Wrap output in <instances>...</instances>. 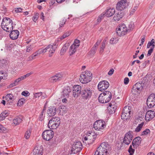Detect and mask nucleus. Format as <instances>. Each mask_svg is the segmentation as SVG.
<instances>
[{"label":"nucleus","instance_id":"obj_30","mask_svg":"<svg viewBox=\"0 0 155 155\" xmlns=\"http://www.w3.org/2000/svg\"><path fill=\"white\" fill-rule=\"evenodd\" d=\"M22 121V116L17 117L13 120V123L15 125L19 124Z\"/></svg>","mask_w":155,"mask_h":155},{"label":"nucleus","instance_id":"obj_11","mask_svg":"<svg viewBox=\"0 0 155 155\" xmlns=\"http://www.w3.org/2000/svg\"><path fill=\"white\" fill-rule=\"evenodd\" d=\"M109 84L107 81L103 80L100 81L98 85L99 90L103 91L106 90L109 87Z\"/></svg>","mask_w":155,"mask_h":155},{"label":"nucleus","instance_id":"obj_26","mask_svg":"<svg viewBox=\"0 0 155 155\" xmlns=\"http://www.w3.org/2000/svg\"><path fill=\"white\" fill-rule=\"evenodd\" d=\"M115 10L114 8H109L106 10V12L104 14L107 17H109L112 16L115 13Z\"/></svg>","mask_w":155,"mask_h":155},{"label":"nucleus","instance_id":"obj_29","mask_svg":"<svg viewBox=\"0 0 155 155\" xmlns=\"http://www.w3.org/2000/svg\"><path fill=\"white\" fill-rule=\"evenodd\" d=\"M71 90L69 86L65 87L62 91L63 95L64 96L65 95L68 96L69 93L71 92Z\"/></svg>","mask_w":155,"mask_h":155},{"label":"nucleus","instance_id":"obj_10","mask_svg":"<svg viewBox=\"0 0 155 155\" xmlns=\"http://www.w3.org/2000/svg\"><path fill=\"white\" fill-rule=\"evenodd\" d=\"M145 86V84L139 82L136 83L133 86L131 92L133 94H135V92H137V91H141L143 87Z\"/></svg>","mask_w":155,"mask_h":155},{"label":"nucleus","instance_id":"obj_52","mask_svg":"<svg viewBox=\"0 0 155 155\" xmlns=\"http://www.w3.org/2000/svg\"><path fill=\"white\" fill-rule=\"evenodd\" d=\"M97 48H95L94 47H93L91 49L90 51V54L91 55H94L96 51Z\"/></svg>","mask_w":155,"mask_h":155},{"label":"nucleus","instance_id":"obj_49","mask_svg":"<svg viewBox=\"0 0 155 155\" xmlns=\"http://www.w3.org/2000/svg\"><path fill=\"white\" fill-rule=\"evenodd\" d=\"M39 16V13H35L34 15L32 17V20L36 22V21L37 20Z\"/></svg>","mask_w":155,"mask_h":155},{"label":"nucleus","instance_id":"obj_9","mask_svg":"<svg viewBox=\"0 0 155 155\" xmlns=\"http://www.w3.org/2000/svg\"><path fill=\"white\" fill-rule=\"evenodd\" d=\"M129 3L127 0H121L117 4L116 8L118 10H123L129 5Z\"/></svg>","mask_w":155,"mask_h":155},{"label":"nucleus","instance_id":"obj_38","mask_svg":"<svg viewBox=\"0 0 155 155\" xmlns=\"http://www.w3.org/2000/svg\"><path fill=\"white\" fill-rule=\"evenodd\" d=\"M151 46H152L151 48H154L155 46V40L153 39H152L150 41H149L147 45V48H149Z\"/></svg>","mask_w":155,"mask_h":155},{"label":"nucleus","instance_id":"obj_61","mask_svg":"<svg viewBox=\"0 0 155 155\" xmlns=\"http://www.w3.org/2000/svg\"><path fill=\"white\" fill-rule=\"evenodd\" d=\"M26 48V51L27 52H30L31 51H32L33 49V48L32 47L31 45H30L29 46H27Z\"/></svg>","mask_w":155,"mask_h":155},{"label":"nucleus","instance_id":"obj_14","mask_svg":"<svg viewBox=\"0 0 155 155\" xmlns=\"http://www.w3.org/2000/svg\"><path fill=\"white\" fill-rule=\"evenodd\" d=\"M61 41H59V39H58V40L56 41L53 45L50 44L48 45L50 46L49 50V52L50 53L49 55V57H51L52 56L53 54L54 53L58 45V42Z\"/></svg>","mask_w":155,"mask_h":155},{"label":"nucleus","instance_id":"obj_19","mask_svg":"<svg viewBox=\"0 0 155 155\" xmlns=\"http://www.w3.org/2000/svg\"><path fill=\"white\" fill-rule=\"evenodd\" d=\"M58 110L54 106H51L49 107L48 110H47V113L49 117L53 116L56 114Z\"/></svg>","mask_w":155,"mask_h":155},{"label":"nucleus","instance_id":"obj_13","mask_svg":"<svg viewBox=\"0 0 155 155\" xmlns=\"http://www.w3.org/2000/svg\"><path fill=\"white\" fill-rule=\"evenodd\" d=\"M82 87L79 85H74L73 87V95L74 97H76L79 96L82 92Z\"/></svg>","mask_w":155,"mask_h":155},{"label":"nucleus","instance_id":"obj_44","mask_svg":"<svg viewBox=\"0 0 155 155\" xmlns=\"http://www.w3.org/2000/svg\"><path fill=\"white\" fill-rule=\"evenodd\" d=\"M26 99L24 98H21L19 100L17 104L18 106H21L25 102Z\"/></svg>","mask_w":155,"mask_h":155},{"label":"nucleus","instance_id":"obj_35","mask_svg":"<svg viewBox=\"0 0 155 155\" xmlns=\"http://www.w3.org/2000/svg\"><path fill=\"white\" fill-rule=\"evenodd\" d=\"M77 48L74 45H71L70 46L69 51L70 56L73 55L76 52Z\"/></svg>","mask_w":155,"mask_h":155},{"label":"nucleus","instance_id":"obj_56","mask_svg":"<svg viewBox=\"0 0 155 155\" xmlns=\"http://www.w3.org/2000/svg\"><path fill=\"white\" fill-rule=\"evenodd\" d=\"M129 134V139L130 140H132L133 137V133L131 131H129L127 132Z\"/></svg>","mask_w":155,"mask_h":155},{"label":"nucleus","instance_id":"obj_24","mask_svg":"<svg viewBox=\"0 0 155 155\" xmlns=\"http://www.w3.org/2000/svg\"><path fill=\"white\" fill-rule=\"evenodd\" d=\"M116 14L113 17V19L114 21H117L119 20L121 18H122L124 15V13L121 12V11Z\"/></svg>","mask_w":155,"mask_h":155},{"label":"nucleus","instance_id":"obj_41","mask_svg":"<svg viewBox=\"0 0 155 155\" xmlns=\"http://www.w3.org/2000/svg\"><path fill=\"white\" fill-rule=\"evenodd\" d=\"M71 34V33L69 32H67L63 34L60 38H58V39H59V41H61L65 38L69 36Z\"/></svg>","mask_w":155,"mask_h":155},{"label":"nucleus","instance_id":"obj_21","mask_svg":"<svg viewBox=\"0 0 155 155\" xmlns=\"http://www.w3.org/2000/svg\"><path fill=\"white\" fill-rule=\"evenodd\" d=\"M9 35V36L10 38L12 40L16 39L19 35V32L17 30H13L11 31Z\"/></svg>","mask_w":155,"mask_h":155},{"label":"nucleus","instance_id":"obj_58","mask_svg":"<svg viewBox=\"0 0 155 155\" xmlns=\"http://www.w3.org/2000/svg\"><path fill=\"white\" fill-rule=\"evenodd\" d=\"M154 48H153V47L151 48L150 49L148 50V53L147 54V56H149L151 55L153 51Z\"/></svg>","mask_w":155,"mask_h":155},{"label":"nucleus","instance_id":"obj_31","mask_svg":"<svg viewBox=\"0 0 155 155\" xmlns=\"http://www.w3.org/2000/svg\"><path fill=\"white\" fill-rule=\"evenodd\" d=\"M109 106L110 107H108L109 108L108 110H109V112L110 114L114 113L117 109V107L114 105H112L111 104H109Z\"/></svg>","mask_w":155,"mask_h":155},{"label":"nucleus","instance_id":"obj_23","mask_svg":"<svg viewBox=\"0 0 155 155\" xmlns=\"http://www.w3.org/2000/svg\"><path fill=\"white\" fill-rule=\"evenodd\" d=\"M99 147H101L102 148L104 149L105 150H107L108 153H109V151H110L111 150V146L108 143H102L101 144Z\"/></svg>","mask_w":155,"mask_h":155},{"label":"nucleus","instance_id":"obj_3","mask_svg":"<svg viewBox=\"0 0 155 155\" xmlns=\"http://www.w3.org/2000/svg\"><path fill=\"white\" fill-rule=\"evenodd\" d=\"M92 78V74L91 73L90 71H86L80 75V81L82 83H87L91 81Z\"/></svg>","mask_w":155,"mask_h":155},{"label":"nucleus","instance_id":"obj_62","mask_svg":"<svg viewBox=\"0 0 155 155\" xmlns=\"http://www.w3.org/2000/svg\"><path fill=\"white\" fill-rule=\"evenodd\" d=\"M23 9L21 8H15V11L16 13L21 12Z\"/></svg>","mask_w":155,"mask_h":155},{"label":"nucleus","instance_id":"obj_20","mask_svg":"<svg viewBox=\"0 0 155 155\" xmlns=\"http://www.w3.org/2000/svg\"><path fill=\"white\" fill-rule=\"evenodd\" d=\"M89 134H87L88 137L89 143L91 144L94 142V141L96 139L97 134V133L94 134V133L91 132V133H89Z\"/></svg>","mask_w":155,"mask_h":155},{"label":"nucleus","instance_id":"obj_64","mask_svg":"<svg viewBox=\"0 0 155 155\" xmlns=\"http://www.w3.org/2000/svg\"><path fill=\"white\" fill-rule=\"evenodd\" d=\"M135 151L134 149H128V152L129 153V155H133Z\"/></svg>","mask_w":155,"mask_h":155},{"label":"nucleus","instance_id":"obj_8","mask_svg":"<svg viewBox=\"0 0 155 155\" xmlns=\"http://www.w3.org/2000/svg\"><path fill=\"white\" fill-rule=\"evenodd\" d=\"M54 133L51 130H45L42 134V137L43 139L49 141L53 137Z\"/></svg>","mask_w":155,"mask_h":155},{"label":"nucleus","instance_id":"obj_51","mask_svg":"<svg viewBox=\"0 0 155 155\" xmlns=\"http://www.w3.org/2000/svg\"><path fill=\"white\" fill-rule=\"evenodd\" d=\"M38 55V54L37 53V51H36L33 54H32L29 57V60H32V59H34L35 58V57Z\"/></svg>","mask_w":155,"mask_h":155},{"label":"nucleus","instance_id":"obj_48","mask_svg":"<svg viewBox=\"0 0 155 155\" xmlns=\"http://www.w3.org/2000/svg\"><path fill=\"white\" fill-rule=\"evenodd\" d=\"M31 134V131L30 130H27L25 133V137L26 139H28L30 137Z\"/></svg>","mask_w":155,"mask_h":155},{"label":"nucleus","instance_id":"obj_45","mask_svg":"<svg viewBox=\"0 0 155 155\" xmlns=\"http://www.w3.org/2000/svg\"><path fill=\"white\" fill-rule=\"evenodd\" d=\"M19 83V81L18 80V79H17L15 81L14 83H13L9 85V88L13 87L15 86L18 85Z\"/></svg>","mask_w":155,"mask_h":155},{"label":"nucleus","instance_id":"obj_4","mask_svg":"<svg viewBox=\"0 0 155 155\" xmlns=\"http://www.w3.org/2000/svg\"><path fill=\"white\" fill-rule=\"evenodd\" d=\"M60 123V119L59 117H52L49 121L48 126L50 129H55L59 126Z\"/></svg>","mask_w":155,"mask_h":155},{"label":"nucleus","instance_id":"obj_54","mask_svg":"<svg viewBox=\"0 0 155 155\" xmlns=\"http://www.w3.org/2000/svg\"><path fill=\"white\" fill-rule=\"evenodd\" d=\"M45 112L42 111H41V114L40 115L39 120L40 121H42L43 118H44Z\"/></svg>","mask_w":155,"mask_h":155},{"label":"nucleus","instance_id":"obj_12","mask_svg":"<svg viewBox=\"0 0 155 155\" xmlns=\"http://www.w3.org/2000/svg\"><path fill=\"white\" fill-rule=\"evenodd\" d=\"M105 122L102 120H99L95 122L93 124V127L95 130H103Z\"/></svg>","mask_w":155,"mask_h":155},{"label":"nucleus","instance_id":"obj_1","mask_svg":"<svg viewBox=\"0 0 155 155\" xmlns=\"http://www.w3.org/2000/svg\"><path fill=\"white\" fill-rule=\"evenodd\" d=\"M2 28L4 30L9 32L13 29V22L12 20L8 18H4L1 23Z\"/></svg>","mask_w":155,"mask_h":155},{"label":"nucleus","instance_id":"obj_57","mask_svg":"<svg viewBox=\"0 0 155 155\" xmlns=\"http://www.w3.org/2000/svg\"><path fill=\"white\" fill-rule=\"evenodd\" d=\"M105 15V14H102L99 16L98 18L97 19V22L98 23L100 22L101 21V19L103 18V17Z\"/></svg>","mask_w":155,"mask_h":155},{"label":"nucleus","instance_id":"obj_34","mask_svg":"<svg viewBox=\"0 0 155 155\" xmlns=\"http://www.w3.org/2000/svg\"><path fill=\"white\" fill-rule=\"evenodd\" d=\"M49 46H47L45 48H42L39 49L37 51V53H38V54H39L42 53H45L47 51H49L50 48Z\"/></svg>","mask_w":155,"mask_h":155},{"label":"nucleus","instance_id":"obj_63","mask_svg":"<svg viewBox=\"0 0 155 155\" xmlns=\"http://www.w3.org/2000/svg\"><path fill=\"white\" fill-rule=\"evenodd\" d=\"M134 28V24H130L129 25V28L127 29L128 31H130L131 30L133 29Z\"/></svg>","mask_w":155,"mask_h":155},{"label":"nucleus","instance_id":"obj_15","mask_svg":"<svg viewBox=\"0 0 155 155\" xmlns=\"http://www.w3.org/2000/svg\"><path fill=\"white\" fill-rule=\"evenodd\" d=\"M43 147L42 146L38 145L36 146L33 151V155H42Z\"/></svg>","mask_w":155,"mask_h":155},{"label":"nucleus","instance_id":"obj_27","mask_svg":"<svg viewBox=\"0 0 155 155\" xmlns=\"http://www.w3.org/2000/svg\"><path fill=\"white\" fill-rule=\"evenodd\" d=\"M70 45L69 43H65L62 47L60 51V54L61 55L64 54L66 51L68 50Z\"/></svg>","mask_w":155,"mask_h":155},{"label":"nucleus","instance_id":"obj_7","mask_svg":"<svg viewBox=\"0 0 155 155\" xmlns=\"http://www.w3.org/2000/svg\"><path fill=\"white\" fill-rule=\"evenodd\" d=\"M127 31V28L125 25L122 24L116 29V33L118 36H121L124 35Z\"/></svg>","mask_w":155,"mask_h":155},{"label":"nucleus","instance_id":"obj_18","mask_svg":"<svg viewBox=\"0 0 155 155\" xmlns=\"http://www.w3.org/2000/svg\"><path fill=\"white\" fill-rule=\"evenodd\" d=\"M107 150L102 148L101 147H99L96 151L94 155H107L109 154Z\"/></svg>","mask_w":155,"mask_h":155},{"label":"nucleus","instance_id":"obj_55","mask_svg":"<svg viewBox=\"0 0 155 155\" xmlns=\"http://www.w3.org/2000/svg\"><path fill=\"white\" fill-rule=\"evenodd\" d=\"M129 134V139L130 140H132L133 137V133L131 131H129L127 132Z\"/></svg>","mask_w":155,"mask_h":155},{"label":"nucleus","instance_id":"obj_28","mask_svg":"<svg viewBox=\"0 0 155 155\" xmlns=\"http://www.w3.org/2000/svg\"><path fill=\"white\" fill-rule=\"evenodd\" d=\"M34 98H38L41 96V98L42 99H44L46 97V95L45 94H44L42 92H39L37 93H34Z\"/></svg>","mask_w":155,"mask_h":155},{"label":"nucleus","instance_id":"obj_5","mask_svg":"<svg viewBox=\"0 0 155 155\" xmlns=\"http://www.w3.org/2000/svg\"><path fill=\"white\" fill-rule=\"evenodd\" d=\"M92 94V90L89 88H84L82 90L81 96L84 100L89 99Z\"/></svg>","mask_w":155,"mask_h":155},{"label":"nucleus","instance_id":"obj_6","mask_svg":"<svg viewBox=\"0 0 155 155\" xmlns=\"http://www.w3.org/2000/svg\"><path fill=\"white\" fill-rule=\"evenodd\" d=\"M82 148V145L81 142L79 141L74 142L72 145L71 153L76 154L80 152Z\"/></svg>","mask_w":155,"mask_h":155},{"label":"nucleus","instance_id":"obj_22","mask_svg":"<svg viewBox=\"0 0 155 155\" xmlns=\"http://www.w3.org/2000/svg\"><path fill=\"white\" fill-rule=\"evenodd\" d=\"M155 112L151 110H149L146 113L145 118L146 120H150L155 117Z\"/></svg>","mask_w":155,"mask_h":155},{"label":"nucleus","instance_id":"obj_36","mask_svg":"<svg viewBox=\"0 0 155 155\" xmlns=\"http://www.w3.org/2000/svg\"><path fill=\"white\" fill-rule=\"evenodd\" d=\"M130 113L125 114L122 113L121 116V118L123 120H129L130 117Z\"/></svg>","mask_w":155,"mask_h":155},{"label":"nucleus","instance_id":"obj_2","mask_svg":"<svg viewBox=\"0 0 155 155\" xmlns=\"http://www.w3.org/2000/svg\"><path fill=\"white\" fill-rule=\"evenodd\" d=\"M112 97V94L110 92L105 91L100 94L98 97L99 101L102 103H107L110 101Z\"/></svg>","mask_w":155,"mask_h":155},{"label":"nucleus","instance_id":"obj_42","mask_svg":"<svg viewBox=\"0 0 155 155\" xmlns=\"http://www.w3.org/2000/svg\"><path fill=\"white\" fill-rule=\"evenodd\" d=\"M8 61L4 59L0 60V66L2 67L6 66L8 65Z\"/></svg>","mask_w":155,"mask_h":155},{"label":"nucleus","instance_id":"obj_39","mask_svg":"<svg viewBox=\"0 0 155 155\" xmlns=\"http://www.w3.org/2000/svg\"><path fill=\"white\" fill-rule=\"evenodd\" d=\"M5 98V99L8 101L9 100L13 101L14 100V97L12 94H9L6 95Z\"/></svg>","mask_w":155,"mask_h":155},{"label":"nucleus","instance_id":"obj_17","mask_svg":"<svg viewBox=\"0 0 155 155\" xmlns=\"http://www.w3.org/2000/svg\"><path fill=\"white\" fill-rule=\"evenodd\" d=\"M142 141L141 138L140 137L135 138L132 142V145L134 148H137L141 144Z\"/></svg>","mask_w":155,"mask_h":155},{"label":"nucleus","instance_id":"obj_16","mask_svg":"<svg viewBox=\"0 0 155 155\" xmlns=\"http://www.w3.org/2000/svg\"><path fill=\"white\" fill-rule=\"evenodd\" d=\"M62 75L60 73L57 74L49 78L51 82L54 83L60 81L62 78Z\"/></svg>","mask_w":155,"mask_h":155},{"label":"nucleus","instance_id":"obj_60","mask_svg":"<svg viewBox=\"0 0 155 155\" xmlns=\"http://www.w3.org/2000/svg\"><path fill=\"white\" fill-rule=\"evenodd\" d=\"M30 94L29 92L28 91H23L21 93V95L25 97L29 96Z\"/></svg>","mask_w":155,"mask_h":155},{"label":"nucleus","instance_id":"obj_50","mask_svg":"<svg viewBox=\"0 0 155 155\" xmlns=\"http://www.w3.org/2000/svg\"><path fill=\"white\" fill-rule=\"evenodd\" d=\"M8 114L9 113H8V112L6 110L4 111L1 114L2 117V118L4 119L6 117L8 116Z\"/></svg>","mask_w":155,"mask_h":155},{"label":"nucleus","instance_id":"obj_53","mask_svg":"<svg viewBox=\"0 0 155 155\" xmlns=\"http://www.w3.org/2000/svg\"><path fill=\"white\" fill-rule=\"evenodd\" d=\"M150 131L148 129H146L143 131L142 133L141 136L147 135L149 133H150Z\"/></svg>","mask_w":155,"mask_h":155},{"label":"nucleus","instance_id":"obj_33","mask_svg":"<svg viewBox=\"0 0 155 155\" xmlns=\"http://www.w3.org/2000/svg\"><path fill=\"white\" fill-rule=\"evenodd\" d=\"M131 107L129 106H125L123 110L122 113L127 114L130 113L131 114Z\"/></svg>","mask_w":155,"mask_h":155},{"label":"nucleus","instance_id":"obj_59","mask_svg":"<svg viewBox=\"0 0 155 155\" xmlns=\"http://www.w3.org/2000/svg\"><path fill=\"white\" fill-rule=\"evenodd\" d=\"M147 75L143 78L142 81H141L142 83L145 84L147 82L148 80L147 78Z\"/></svg>","mask_w":155,"mask_h":155},{"label":"nucleus","instance_id":"obj_37","mask_svg":"<svg viewBox=\"0 0 155 155\" xmlns=\"http://www.w3.org/2000/svg\"><path fill=\"white\" fill-rule=\"evenodd\" d=\"M144 124V122H143L140 124H139L138 126L135 129V132L136 133H137L140 132Z\"/></svg>","mask_w":155,"mask_h":155},{"label":"nucleus","instance_id":"obj_43","mask_svg":"<svg viewBox=\"0 0 155 155\" xmlns=\"http://www.w3.org/2000/svg\"><path fill=\"white\" fill-rule=\"evenodd\" d=\"M147 101H155V94L154 93H152L148 97Z\"/></svg>","mask_w":155,"mask_h":155},{"label":"nucleus","instance_id":"obj_25","mask_svg":"<svg viewBox=\"0 0 155 155\" xmlns=\"http://www.w3.org/2000/svg\"><path fill=\"white\" fill-rule=\"evenodd\" d=\"M130 140L127 139L126 138V137H124L123 139V141L121 142V143L120 146L118 147V148L120 149L122 147H124L125 145H128L131 142V140Z\"/></svg>","mask_w":155,"mask_h":155},{"label":"nucleus","instance_id":"obj_32","mask_svg":"<svg viewBox=\"0 0 155 155\" xmlns=\"http://www.w3.org/2000/svg\"><path fill=\"white\" fill-rule=\"evenodd\" d=\"M59 114L62 115L65 114L67 111L66 107L64 106H61L59 108Z\"/></svg>","mask_w":155,"mask_h":155},{"label":"nucleus","instance_id":"obj_40","mask_svg":"<svg viewBox=\"0 0 155 155\" xmlns=\"http://www.w3.org/2000/svg\"><path fill=\"white\" fill-rule=\"evenodd\" d=\"M147 105L150 108L153 107L155 105V101H147L146 102Z\"/></svg>","mask_w":155,"mask_h":155},{"label":"nucleus","instance_id":"obj_47","mask_svg":"<svg viewBox=\"0 0 155 155\" xmlns=\"http://www.w3.org/2000/svg\"><path fill=\"white\" fill-rule=\"evenodd\" d=\"M80 41L78 39H75L74 43L72 45H74L75 47L77 48L80 45Z\"/></svg>","mask_w":155,"mask_h":155},{"label":"nucleus","instance_id":"obj_46","mask_svg":"<svg viewBox=\"0 0 155 155\" xmlns=\"http://www.w3.org/2000/svg\"><path fill=\"white\" fill-rule=\"evenodd\" d=\"M7 131V129L4 127L3 125L0 124V133H5Z\"/></svg>","mask_w":155,"mask_h":155}]
</instances>
